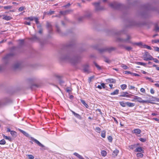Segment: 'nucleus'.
Masks as SVG:
<instances>
[{
	"label": "nucleus",
	"mask_w": 159,
	"mask_h": 159,
	"mask_svg": "<svg viewBox=\"0 0 159 159\" xmlns=\"http://www.w3.org/2000/svg\"><path fill=\"white\" fill-rule=\"evenodd\" d=\"M58 57L61 61L68 62L73 64L78 62L81 58L80 56L75 55L74 52L67 53L66 54L61 52L58 55Z\"/></svg>",
	"instance_id": "1"
},
{
	"label": "nucleus",
	"mask_w": 159,
	"mask_h": 159,
	"mask_svg": "<svg viewBox=\"0 0 159 159\" xmlns=\"http://www.w3.org/2000/svg\"><path fill=\"white\" fill-rule=\"evenodd\" d=\"M12 56V54H9L3 58L2 61L3 64L2 65H0V71L3 69L5 66L7 65L8 63L10 58Z\"/></svg>",
	"instance_id": "2"
},
{
	"label": "nucleus",
	"mask_w": 159,
	"mask_h": 159,
	"mask_svg": "<svg viewBox=\"0 0 159 159\" xmlns=\"http://www.w3.org/2000/svg\"><path fill=\"white\" fill-rule=\"evenodd\" d=\"M115 48L113 47H105L99 49V51L101 53H103L107 52L110 53L112 51L115 50Z\"/></svg>",
	"instance_id": "3"
},
{
	"label": "nucleus",
	"mask_w": 159,
	"mask_h": 159,
	"mask_svg": "<svg viewBox=\"0 0 159 159\" xmlns=\"http://www.w3.org/2000/svg\"><path fill=\"white\" fill-rule=\"evenodd\" d=\"M131 39V37L129 35H127L126 39H123L121 38H118L117 40L118 41L123 43H131L130 39Z\"/></svg>",
	"instance_id": "4"
},
{
	"label": "nucleus",
	"mask_w": 159,
	"mask_h": 159,
	"mask_svg": "<svg viewBox=\"0 0 159 159\" xmlns=\"http://www.w3.org/2000/svg\"><path fill=\"white\" fill-rule=\"evenodd\" d=\"M109 5L111 8L115 9H119L120 7L121 6L120 4L116 2L110 3Z\"/></svg>",
	"instance_id": "5"
},
{
	"label": "nucleus",
	"mask_w": 159,
	"mask_h": 159,
	"mask_svg": "<svg viewBox=\"0 0 159 159\" xmlns=\"http://www.w3.org/2000/svg\"><path fill=\"white\" fill-rule=\"evenodd\" d=\"M100 2H95L93 4L95 6V11H98L103 9V7H101L100 6Z\"/></svg>",
	"instance_id": "6"
},
{
	"label": "nucleus",
	"mask_w": 159,
	"mask_h": 159,
	"mask_svg": "<svg viewBox=\"0 0 159 159\" xmlns=\"http://www.w3.org/2000/svg\"><path fill=\"white\" fill-rule=\"evenodd\" d=\"M134 98L135 99H136L137 100V101L140 103H147V101L146 100H142V98L138 96H134Z\"/></svg>",
	"instance_id": "7"
},
{
	"label": "nucleus",
	"mask_w": 159,
	"mask_h": 159,
	"mask_svg": "<svg viewBox=\"0 0 159 159\" xmlns=\"http://www.w3.org/2000/svg\"><path fill=\"white\" fill-rule=\"evenodd\" d=\"M136 23L134 21H131L128 22L126 26L128 27H131L136 25Z\"/></svg>",
	"instance_id": "8"
},
{
	"label": "nucleus",
	"mask_w": 159,
	"mask_h": 159,
	"mask_svg": "<svg viewBox=\"0 0 159 159\" xmlns=\"http://www.w3.org/2000/svg\"><path fill=\"white\" fill-rule=\"evenodd\" d=\"M31 139L34 141L36 143H37L39 146L41 147H42L44 148L45 146L43 144H42L37 139H34V138L32 137H30Z\"/></svg>",
	"instance_id": "9"
},
{
	"label": "nucleus",
	"mask_w": 159,
	"mask_h": 159,
	"mask_svg": "<svg viewBox=\"0 0 159 159\" xmlns=\"http://www.w3.org/2000/svg\"><path fill=\"white\" fill-rule=\"evenodd\" d=\"M131 96H132V95L128 94V93H127L126 92H123L121 93V94L120 95V96L129 98Z\"/></svg>",
	"instance_id": "10"
},
{
	"label": "nucleus",
	"mask_w": 159,
	"mask_h": 159,
	"mask_svg": "<svg viewBox=\"0 0 159 159\" xmlns=\"http://www.w3.org/2000/svg\"><path fill=\"white\" fill-rule=\"evenodd\" d=\"M3 18V19L7 20H10L11 19H12V17H11V16H8L7 15H6L5 14H3L2 15Z\"/></svg>",
	"instance_id": "11"
},
{
	"label": "nucleus",
	"mask_w": 159,
	"mask_h": 159,
	"mask_svg": "<svg viewBox=\"0 0 159 159\" xmlns=\"http://www.w3.org/2000/svg\"><path fill=\"white\" fill-rule=\"evenodd\" d=\"M141 132V130L139 129H135L132 131L133 133L135 134L136 135L140 134Z\"/></svg>",
	"instance_id": "12"
},
{
	"label": "nucleus",
	"mask_w": 159,
	"mask_h": 159,
	"mask_svg": "<svg viewBox=\"0 0 159 159\" xmlns=\"http://www.w3.org/2000/svg\"><path fill=\"white\" fill-rule=\"evenodd\" d=\"M20 66V63L19 62H17L16 63L13 65V67L14 69H16L19 68Z\"/></svg>",
	"instance_id": "13"
},
{
	"label": "nucleus",
	"mask_w": 159,
	"mask_h": 159,
	"mask_svg": "<svg viewBox=\"0 0 159 159\" xmlns=\"http://www.w3.org/2000/svg\"><path fill=\"white\" fill-rule=\"evenodd\" d=\"M46 26L47 28L49 29V33H51L52 31L51 25L50 23L47 22V23Z\"/></svg>",
	"instance_id": "14"
},
{
	"label": "nucleus",
	"mask_w": 159,
	"mask_h": 159,
	"mask_svg": "<svg viewBox=\"0 0 159 159\" xmlns=\"http://www.w3.org/2000/svg\"><path fill=\"white\" fill-rule=\"evenodd\" d=\"M73 114L75 116L79 119H81L82 118L80 116L79 114L75 113L74 111H71Z\"/></svg>",
	"instance_id": "15"
},
{
	"label": "nucleus",
	"mask_w": 159,
	"mask_h": 159,
	"mask_svg": "<svg viewBox=\"0 0 159 159\" xmlns=\"http://www.w3.org/2000/svg\"><path fill=\"white\" fill-rule=\"evenodd\" d=\"M19 130L26 137H30V135L25 131L20 129H19Z\"/></svg>",
	"instance_id": "16"
},
{
	"label": "nucleus",
	"mask_w": 159,
	"mask_h": 159,
	"mask_svg": "<svg viewBox=\"0 0 159 159\" xmlns=\"http://www.w3.org/2000/svg\"><path fill=\"white\" fill-rule=\"evenodd\" d=\"M84 70L85 72H88L89 70V66L88 65H86L84 66Z\"/></svg>",
	"instance_id": "17"
},
{
	"label": "nucleus",
	"mask_w": 159,
	"mask_h": 159,
	"mask_svg": "<svg viewBox=\"0 0 159 159\" xmlns=\"http://www.w3.org/2000/svg\"><path fill=\"white\" fill-rule=\"evenodd\" d=\"M143 150L142 149V148L139 147L137 148L135 150V152H143Z\"/></svg>",
	"instance_id": "18"
},
{
	"label": "nucleus",
	"mask_w": 159,
	"mask_h": 159,
	"mask_svg": "<svg viewBox=\"0 0 159 159\" xmlns=\"http://www.w3.org/2000/svg\"><path fill=\"white\" fill-rule=\"evenodd\" d=\"M107 81L108 82H110L113 83H116V80L113 79H108L107 80Z\"/></svg>",
	"instance_id": "19"
},
{
	"label": "nucleus",
	"mask_w": 159,
	"mask_h": 159,
	"mask_svg": "<svg viewBox=\"0 0 159 159\" xmlns=\"http://www.w3.org/2000/svg\"><path fill=\"white\" fill-rule=\"evenodd\" d=\"M144 60L145 61H148V60H152V57L150 55H148L147 57H145Z\"/></svg>",
	"instance_id": "20"
},
{
	"label": "nucleus",
	"mask_w": 159,
	"mask_h": 159,
	"mask_svg": "<svg viewBox=\"0 0 159 159\" xmlns=\"http://www.w3.org/2000/svg\"><path fill=\"white\" fill-rule=\"evenodd\" d=\"M126 104H127L126 105L129 107H134L135 105L134 103H131L129 102H126Z\"/></svg>",
	"instance_id": "21"
},
{
	"label": "nucleus",
	"mask_w": 159,
	"mask_h": 159,
	"mask_svg": "<svg viewBox=\"0 0 159 159\" xmlns=\"http://www.w3.org/2000/svg\"><path fill=\"white\" fill-rule=\"evenodd\" d=\"M37 27L39 29V33L40 34H42L43 33V29L41 28V25H38L37 26Z\"/></svg>",
	"instance_id": "22"
},
{
	"label": "nucleus",
	"mask_w": 159,
	"mask_h": 159,
	"mask_svg": "<svg viewBox=\"0 0 159 159\" xmlns=\"http://www.w3.org/2000/svg\"><path fill=\"white\" fill-rule=\"evenodd\" d=\"M74 155L77 157L78 158L80 159H84L81 156L78 154L76 152H75L74 153Z\"/></svg>",
	"instance_id": "23"
},
{
	"label": "nucleus",
	"mask_w": 159,
	"mask_h": 159,
	"mask_svg": "<svg viewBox=\"0 0 159 159\" xmlns=\"http://www.w3.org/2000/svg\"><path fill=\"white\" fill-rule=\"evenodd\" d=\"M142 48H147L150 50L152 49V48L150 46L144 44L142 45Z\"/></svg>",
	"instance_id": "24"
},
{
	"label": "nucleus",
	"mask_w": 159,
	"mask_h": 159,
	"mask_svg": "<svg viewBox=\"0 0 159 159\" xmlns=\"http://www.w3.org/2000/svg\"><path fill=\"white\" fill-rule=\"evenodd\" d=\"M80 101L82 102V103L87 108H88L89 107V106L86 103L85 101L83 100V99H81Z\"/></svg>",
	"instance_id": "25"
},
{
	"label": "nucleus",
	"mask_w": 159,
	"mask_h": 159,
	"mask_svg": "<svg viewBox=\"0 0 159 159\" xmlns=\"http://www.w3.org/2000/svg\"><path fill=\"white\" fill-rule=\"evenodd\" d=\"M118 93L119 90L118 89H116L113 92L111 93L110 94L111 95H116Z\"/></svg>",
	"instance_id": "26"
},
{
	"label": "nucleus",
	"mask_w": 159,
	"mask_h": 159,
	"mask_svg": "<svg viewBox=\"0 0 159 159\" xmlns=\"http://www.w3.org/2000/svg\"><path fill=\"white\" fill-rule=\"evenodd\" d=\"M119 151L118 150L116 149L115 150H114L113 152L112 155H115V156H116L117 155V154L118 153Z\"/></svg>",
	"instance_id": "27"
},
{
	"label": "nucleus",
	"mask_w": 159,
	"mask_h": 159,
	"mask_svg": "<svg viewBox=\"0 0 159 159\" xmlns=\"http://www.w3.org/2000/svg\"><path fill=\"white\" fill-rule=\"evenodd\" d=\"M101 154L102 156L105 157L107 154V152L103 150L101 152Z\"/></svg>",
	"instance_id": "28"
},
{
	"label": "nucleus",
	"mask_w": 159,
	"mask_h": 159,
	"mask_svg": "<svg viewBox=\"0 0 159 159\" xmlns=\"http://www.w3.org/2000/svg\"><path fill=\"white\" fill-rule=\"evenodd\" d=\"M94 64L95 66H96V67L97 68L98 70H100L102 69V68L100 66H99L97 63L96 62H94Z\"/></svg>",
	"instance_id": "29"
},
{
	"label": "nucleus",
	"mask_w": 159,
	"mask_h": 159,
	"mask_svg": "<svg viewBox=\"0 0 159 159\" xmlns=\"http://www.w3.org/2000/svg\"><path fill=\"white\" fill-rule=\"evenodd\" d=\"M118 46L120 48H124L125 49L126 47V46L125 45L122 44H120Z\"/></svg>",
	"instance_id": "30"
},
{
	"label": "nucleus",
	"mask_w": 159,
	"mask_h": 159,
	"mask_svg": "<svg viewBox=\"0 0 159 159\" xmlns=\"http://www.w3.org/2000/svg\"><path fill=\"white\" fill-rule=\"evenodd\" d=\"M104 61L107 63H110L111 62V61L109 60L108 58H107V57H105L104 58Z\"/></svg>",
	"instance_id": "31"
},
{
	"label": "nucleus",
	"mask_w": 159,
	"mask_h": 159,
	"mask_svg": "<svg viewBox=\"0 0 159 159\" xmlns=\"http://www.w3.org/2000/svg\"><path fill=\"white\" fill-rule=\"evenodd\" d=\"M120 104L123 107H125L126 106V102L125 103L123 102H120Z\"/></svg>",
	"instance_id": "32"
},
{
	"label": "nucleus",
	"mask_w": 159,
	"mask_h": 159,
	"mask_svg": "<svg viewBox=\"0 0 159 159\" xmlns=\"http://www.w3.org/2000/svg\"><path fill=\"white\" fill-rule=\"evenodd\" d=\"M12 7V6H4L3 7L6 10H9L11 9Z\"/></svg>",
	"instance_id": "33"
},
{
	"label": "nucleus",
	"mask_w": 159,
	"mask_h": 159,
	"mask_svg": "<svg viewBox=\"0 0 159 159\" xmlns=\"http://www.w3.org/2000/svg\"><path fill=\"white\" fill-rule=\"evenodd\" d=\"M125 49L129 51L132 49V48L130 46H126Z\"/></svg>",
	"instance_id": "34"
},
{
	"label": "nucleus",
	"mask_w": 159,
	"mask_h": 159,
	"mask_svg": "<svg viewBox=\"0 0 159 159\" xmlns=\"http://www.w3.org/2000/svg\"><path fill=\"white\" fill-rule=\"evenodd\" d=\"M121 88L123 90H124L126 88L127 85L125 84H122L121 85Z\"/></svg>",
	"instance_id": "35"
},
{
	"label": "nucleus",
	"mask_w": 159,
	"mask_h": 159,
	"mask_svg": "<svg viewBox=\"0 0 159 159\" xmlns=\"http://www.w3.org/2000/svg\"><path fill=\"white\" fill-rule=\"evenodd\" d=\"M106 132L105 131H103L101 134V136L103 138H105L106 136Z\"/></svg>",
	"instance_id": "36"
},
{
	"label": "nucleus",
	"mask_w": 159,
	"mask_h": 159,
	"mask_svg": "<svg viewBox=\"0 0 159 159\" xmlns=\"http://www.w3.org/2000/svg\"><path fill=\"white\" fill-rule=\"evenodd\" d=\"M34 17L31 16L26 18V20H30V21H32L34 20Z\"/></svg>",
	"instance_id": "37"
},
{
	"label": "nucleus",
	"mask_w": 159,
	"mask_h": 159,
	"mask_svg": "<svg viewBox=\"0 0 159 159\" xmlns=\"http://www.w3.org/2000/svg\"><path fill=\"white\" fill-rule=\"evenodd\" d=\"M134 44L136 45L139 46H141L142 48V45H144L142 42L136 43H134Z\"/></svg>",
	"instance_id": "38"
},
{
	"label": "nucleus",
	"mask_w": 159,
	"mask_h": 159,
	"mask_svg": "<svg viewBox=\"0 0 159 159\" xmlns=\"http://www.w3.org/2000/svg\"><path fill=\"white\" fill-rule=\"evenodd\" d=\"M10 133L12 136H16V133L14 131H11Z\"/></svg>",
	"instance_id": "39"
},
{
	"label": "nucleus",
	"mask_w": 159,
	"mask_h": 159,
	"mask_svg": "<svg viewBox=\"0 0 159 159\" xmlns=\"http://www.w3.org/2000/svg\"><path fill=\"white\" fill-rule=\"evenodd\" d=\"M6 143V141L4 139H2L1 141H0V144L2 145H4Z\"/></svg>",
	"instance_id": "40"
},
{
	"label": "nucleus",
	"mask_w": 159,
	"mask_h": 159,
	"mask_svg": "<svg viewBox=\"0 0 159 159\" xmlns=\"http://www.w3.org/2000/svg\"><path fill=\"white\" fill-rule=\"evenodd\" d=\"M37 24H38L39 23V19L38 18L34 17V20Z\"/></svg>",
	"instance_id": "41"
},
{
	"label": "nucleus",
	"mask_w": 159,
	"mask_h": 159,
	"mask_svg": "<svg viewBox=\"0 0 159 159\" xmlns=\"http://www.w3.org/2000/svg\"><path fill=\"white\" fill-rule=\"evenodd\" d=\"M137 64L138 65H142L143 66H145L146 65V64L144 63L141 62H137Z\"/></svg>",
	"instance_id": "42"
},
{
	"label": "nucleus",
	"mask_w": 159,
	"mask_h": 159,
	"mask_svg": "<svg viewBox=\"0 0 159 159\" xmlns=\"http://www.w3.org/2000/svg\"><path fill=\"white\" fill-rule=\"evenodd\" d=\"M143 156V154L141 153H138L137 154V156L138 157H142Z\"/></svg>",
	"instance_id": "43"
},
{
	"label": "nucleus",
	"mask_w": 159,
	"mask_h": 159,
	"mask_svg": "<svg viewBox=\"0 0 159 159\" xmlns=\"http://www.w3.org/2000/svg\"><path fill=\"white\" fill-rule=\"evenodd\" d=\"M107 139L110 142H111L112 141V137L111 136H109L107 137Z\"/></svg>",
	"instance_id": "44"
},
{
	"label": "nucleus",
	"mask_w": 159,
	"mask_h": 159,
	"mask_svg": "<svg viewBox=\"0 0 159 159\" xmlns=\"http://www.w3.org/2000/svg\"><path fill=\"white\" fill-rule=\"evenodd\" d=\"M3 137L5 139H6L10 141H11V138H10V137H8L7 136H6L4 135Z\"/></svg>",
	"instance_id": "45"
},
{
	"label": "nucleus",
	"mask_w": 159,
	"mask_h": 159,
	"mask_svg": "<svg viewBox=\"0 0 159 159\" xmlns=\"http://www.w3.org/2000/svg\"><path fill=\"white\" fill-rule=\"evenodd\" d=\"M54 76L58 79H60L61 77V76L57 74H54Z\"/></svg>",
	"instance_id": "46"
},
{
	"label": "nucleus",
	"mask_w": 159,
	"mask_h": 159,
	"mask_svg": "<svg viewBox=\"0 0 159 159\" xmlns=\"http://www.w3.org/2000/svg\"><path fill=\"white\" fill-rule=\"evenodd\" d=\"M56 28L57 29V31L59 33H60L61 31L59 26L57 25H56Z\"/></svg>",
	"instance_id": "47"
},
{
	"label": "nucleus",
	"mask_w": 159,
	"mask_h": 159,
	"mask_svg": "<svg viewBox=\"0 0 159 159\" xmlns=\"http://www.w3.org/2000/svg\"><path fill=\"white\" fill-rule=\"evenodd\" d=\"M68 11H60V14L61 15H65L66 14V13Z\"/></svg>",
	"instance_id": "48"
},
{
	"label": "nucleus",
	"mask_w": 159,
	"mask_h": 159,
	"mask_svg": "<svg viewBox=\"0 0 159 159\" xmlns=\"http://www.w3.org/2000/svg\"><path fill=\"white\" fill-rule=\"evenodd\" d=\"M136 147V145H130L129 146V148L132 149H133Z\"/></svg>",
	"instance_id": "49"
},
{
	"label": "nucleus",
	"mask_w": 159,
	"mask_h": 159,
	"mask_svg": "<svg viewBox=\"0 0 159 159\" xmlns=\"http://www.w3.org/2000/svg\"><path fill=\"white\" fill-rule=\"evenodd\" d=\"M94 76H91L89 77V82H90L92 80L94 79Z\"/></svg>",
	"instance_id": "50"
},
{
	"label": "nucleus",
	"mask_w": 159,
	"mask_h": 159,
	"mask_svg": "<svg viewBox=\"0 0 159 159\" xmlns=\"http://www.w3.org/2000/svg\"><path fill=\"white\" fill-rule=\"evenodd\" d=\"M152 60H153L156 63H159V61L156 58H154L152 57Z\"/></svg>",
	"instance_id": "51"
},
{
	"label": "nucleus",
	"mask_w": 159,
	"mask_h": 159,
	"mask_svg": "<svg viewBox=\"0 0 159 159\" xmlns=\"http://www.w3.org/2000/svg\"><path fill=\"white\" fill-rule=\"evenodd\" d=\"M146 79H147V80H149L150 81H151V82H154V81L153 80H152V79L151 78H149V77H146Z\"/></svg>",
	"instance_id": "52"
},
{
	"label": "nucleus",
	"mask_w": 159,
	"mask_h": 159,
	"mask_svg": "<svg viewBox=\"0 0 159 159\" xmlns=\"http://www.w3.org/2000/svg\"><path fill=\"white\" fill-rule=\"evenodd\" d=\"M28 156L29 159H33L34 158V156L31 155H29Z\"/></svg>",
	"instance_id": "53"
},
{
	"label": "nucleus",
	"mask_w": 159,
	"mask_h": 159,
	"mask_svg": "<svg viewBox=\"0 0 159 159\" xmlns=\"http://www.w3.org/2000/svg\"><path fill=\"white\" fill-rule=\"evenodd\" d=\"M92 15V13L90 12H88L86 15V16L87 17H89Z\"/></svg>",
	"instance_id": "54"
},
{
	"label": "nucleus",
	"mask_w": 159,
	"mask_h": 159,
	"mask_svg": "<svg viewBox=\"0 0 159 159\" xmlns=\"http://www.w3.org/2000/svg\"><path fill=\"white\" fill-rule=\"evenodd\" d=\"M24 9V7H20L19 9H18V10L19 11H23Z\"/></svg>",
	"instance_id": "55"
},
{
	"label": "nucleus",
	"mask_w": 159,
	"mask_h": 159,
	"mask_svg": "<svg viewBox=\"0 0 159 159\" xmlns=\"http://www.w3.org/2000/svg\"><path fill=\"white\" fill-rule=\"evenodd\" d=\"M152 42L154 43H157L159 42V40L157 39L156 40H152Z\"/></svg>",
	"instance_id": "56"
},
{
	"label": "nucleus",
	"mask_w": 159,
	"mask_h": 159,
	"mask_svg": "<svg viewBox=\"0 0 159 159\" xmlns=\"http://www.w3.org/2000/svg\"><path fill=\"white\" fill-rule=\"evenodd\" d=\"M139 140H140V141L143 142H144L146 141V139L142 138L139 139Z\"/></svg>",
	"instance_id": "57"
},
{
	"label": "nucleus",
	"mask_w": 159,
	"mask_h": 159,
	"mask_svg": "<svg viewBox=\"0 0 159 159\" xmlns=\"http://www.w3.org/2000/svg\"><path fill=\"white\" fill-rule=\"evenodd\" d=\"M154 48L155 51L159 52V48L157 47H154Z\"/></svg>",
	"instance_id": "58"
},
{
	"label": "nucleus",
	"mask_w": 159,
	"mask_h": 159,
	"mask_svg": "<svg viewBox=\"0 0 159 159\" xmlns=\"http://www.w3.org/2000/svg\"><path fill=\"white\" fill-rule=\"evenodd\" d=\"M121 66H122V67L123 68V69H127V68H128V67L122 64V65Z\"/></svg>",
	"instance_id": "59"
},
{
	"label": "nucleus",
	"mask_w": 159,
	"mask_h": 159,
	"mask_svg": "<svg viewBox=\"0 0 159 159\" xmlns=\"http://www.w3.org/2000/svg\"><path fill=\"white\" fill-rule=\"evenodd\" d=\"M155 31H159V27H158L157 25L155 26Z\"/></svg>",
	"instance_id": "60"
},
{
	"label": "nucleus",
	"mask_w": 159,
	"mask_h": 159,
	"mask_svg": "<svg viewBox=\"0 0 159 159\" xmlns=\"http://www.w3.org/2000/svg\"><path fill=\"white\" fill-rule=\"evenodd\" d=\"M54 11H50L47 14H48L52 15L54 13Z\"/></svg>",
	"instance_id": "61"
},
{
	"label": "nucleus",
	"mask_w": 159,
	"mask_h": 159,
	"mask_svg": "<svg viewBox=\"0 0 159 159\" xmlns=\"http://www.w3.org/2000/svg\"><path fill=\"white\" fill-rule=\"evenodd\" d=\"M96 129L97 130V132H99L100 131V130H101V129L100 128H99L98 127H96Z\"/></svg>",
	"instance_id": "62"
},
{
	"label": "nucleus",
	"mask_w": 159,
	"mask_h": 159,
	"mask_svg": "<svg viewBox=\"0 0 159 159\" xmlns=\"http://www.w3.org/2000/svg\"><path fill=\"white\" fill-rule=\"evenodd\" d=\"M32 40H38V38L36 36H34L32 38Z\"/></svg>",
	"instance_id": "63"
},
{
	"label": "nucleus",
	"mask_w": 159,
	"mask_h": 159,
	"mask_svg": "<svg viewBox=\"0 0 159 159\" xmlns=\"http://www.w3.org/2000/svg\"><path fill=\"white\" fill-rule=\"evenodd\" d=\"M129 89H132L135 88V87L134 86L131 85H129Z\"/></svg>",
	"instance_id": "64"
}]
</instances>
